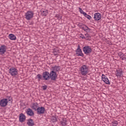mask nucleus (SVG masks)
I'll return each instance as SVG.
<instances>
[{
  "label": "nucleus",
  "instance_id": "f257e3e1",
  "mask_svg": "<svg viewBox=\"0 0 126 126\" xmlns=\"http://www.w3.org/2000/svg\"><path fill=\"white\" fill-rule=\"evenodd\" d=\"M81 73L82 75H86L88 73V67L86 65H83L80 68Z\"/></svg>",
  "mask_w": 126,
  "mask_h": 126
},
{
  "label": "nucleus",
  "instance_id": "f03ea898",
  "mask_svg": "<svg viewBox=\"0 0 126 126\" xmlns=\"http://www.w3.org/2000/svg\"><path fill=\"white\" fill-rule=\"evenodd\" d=\"M83 51L85 55H90L92 53V48L91 46H85L83 47Z\"/></svg>",
  "mask_w": 126,
  "mask_h": 126
},
{
  "label": "nucleus",
  "instance_id": "7ed1b4c3",
  "mask_svg": "<svg viewBox=\"0 0 126 126\" xmlns=\"http://www.w3.org/2000/svg\"><path fill=\"white\" fill-rule=\"evenodd\" d=\"M57 78H58L57 72L51 71L49 73V79H50L51 80L56 81V80H57Z\"/></svg>",
  "mask_w": 126,
  "mask_h": 126
},
{
  "label": "nucleus",
  "instance_id": "20e7f679",
  "mask_svg": "<svg viewBox=\"0 0 126 126\" xmlns=\"http://www.w3.org/2000/svg\"><path fill=\"white\" fill-rule=\"evenodd\" d=\"M26 19L27 20H30L33 18V16H34V13L32 11H28L27 12L25 13V15Z\"/></svg>",
  "mask_w": 126,
  "mask_h": 126
},
{
  "label": "nucleus",
  "instance_id": "39448f33",
  "mask_svg": "<svg viewBox=\"0 0 126 126\" xmlns=\"http://www.w3.org/2000/svg\"><path fill=\"white\" fill-rule=\"evenodd\" d=\"M18 70L15 67H12L9 70V73L12 75V76H15L18 74Z\"/></svg>",
  "mask_w": 126,
  "mask_h": 126
},
{
  "label": "nucleus",
  "instance_id": "423d86ee",
  "mask_svg": "<svg viewBox=\"0 0 126 126\" xmlns=\"http://www.w3.org/2000/svg\"><path fill=\"white\" fill-rule=\"evenodd\" d=\"M76 55L77 56L79 57H84V54H83V53H82V50H81V49L80 48V45L78 44V48L76 50Z\"/></svg>",
  "mask_w": 126,
  "mask_h": 126
},
{
  "label": "nucleus",
  "instance_id": "0eeeda50",
  "mask_svg": "<svg viewBox=\"0 0 126 126\" xmlns=\"http://www.w3.org/2000/svg\"><path fill=\"white\" fill-rule=\"evenodd\" d=\"M36 111L37 115H43L45 113V107L43 106L38 107Z\"/></svg>",
  "mask_w": 126,
  "mask_h": 126
},
{
  "label": "nucleus",
  "instance_id": "6e6552de",
  "mask_svg": "<svg viewBox=\"0 0 126 126\" xmlns=\"http://www.w3.org/2000/svg\"><path fill=\"white\" fill-rule=\"evenodd\" d=\"M42 77L44 80H50V73L48 71L43 72Z\"/></svg>",
  "mask_w": 126,
  "mask_h": 126
},
{
  "label": "nucleus",
  "instance_id": "1a4fd4ad",
  "mask_svg": "<svg viewBox=\"0 0 126 126\" xmlns=\"http://www.w3.org/2000/svg\"><path fill=\"white\" fill-rule=\"evenodd\" d=\"M101 79L106 84H108V85L111 84L110 81H109V79H108V77H107L106 75L102 74L101 76Z\"/></svg>",
  "mask_w": 126,
  "mask_h": 126
},
{
  "label": "nucleus",
  "instance_id": "9d476101",
  "mask_svg": "<svg viewBox=\"0 0 126 126\" xmlns=\"http://www.w3.org/2000/svg\"><path fill=\"white\" fill-rule=\"evenodd\" d=\"M6 52V46L2 45L0 47V55H4V53Z\"/></svg>",
  "mask_w": 126,
  "mask_h": 126
},
{
  "label": "nucleus",
  "instance_id": "9b49d317",
  "mask_svg": "<svg viewBox=\"0 0 126 126\" xmlns=\"http://www.w3.org/2000/svg\"><path fill=\"white\" fill-rule=\"evenodd\" d=\"M7 101H6V99H5L4 98L1 99L0 100V106L1 107H6L7 106Z\"/></svg>",
  "mask_w": 126,
  "mask_h": 126
},
{
  "label": "nucleus",
  "instance_id": "f8f14e48",
  "mask_svg": "<svg viewBox=\"0 0 126 126\" xmlns=\"http://www.w3.org/2000/svg\"><path fill=\"white\" fill-rule=\"evenodd\" d=\"M25 120H26V116H25V115L23 113L20 114L19 122H20V123H23L25 121Z\"/></svg>",
  "mask_w": 126,
  "mask_h": 126
},
{
  "label": "nucleus",
  "instance_id": "ddd939ff",
  "mask_svg": "<svg viewBox=\"0 0 126 126\" xmlns=\"http://www.w3.org/2000/svg\"><path fill=\"white\" fill-rule=\"evenodd\" d=\"M101 14L100 13H95L94 14V20H96V21H98L101 19Z\"/></svg>",
  "mask_w": 126,
  "mask_h": 126
},
{
  "label": "nucleus",
  "instance_id": "4468645a",
  "mask_svg": "<svg viewBox=\"0 0 126 126\" xmlns=\"http://www.w3.org/2000/svg\"><path fill=\"white\" fill-rule=\"evenodd\" d=\"M51 71H54V72H58V71H60V70L61 69V67H60V66L55 65L54 66L51 67Z\"/></svg>",
  "mask_w": 126,
  "mask_h": 126
},
{
  "label": "nucleus",
  "instance_id": "2eb2a0df",
  "mask_svg": "<svg viewBox=\"0 0 126 126\" xmlns=\"http://www.w3.org/2000/svg\"><path fill=\"white\" fill-rule=\"evenodd\" d=\"M38 106H39V104H38V103H37V102L33 103L31 106V108L34 111H36L37 109H38Z\"/></svg>",
  "mask_w": 126,
  "mask_h": 126
},
{
  "label": "nucleus",
  "instance_id": "dca6fc26",
  "mask_svg": "<svg viewBox=\"0 0 126 126\" xmlns=\"http://www.w3.org/2000/svg\"><path fill=\"white\" fill-rule=\"evenodd\" d=\"M27 125L29 126H35V123H34V121L32 119H30L28 120Z\"/></svg>",
  "mask_w": 126,
  "mask_h": 126
},
{
  "label": "nucleus",
  "instance_id": "f3484780",
  "mask_svg": "<svg viewBox=\"0 0 126 126\" xmlns=\"http://www.w3.org/2000/svg\"><path fill=\"white\" fill-rule=\"evenodd\" d=\"M27 114L28 116L32 117V116H33L34 112H33V110L31 108H28L27 111Z\"/></svg>",
  "mask_w": 126,
  "mask_h": 126
},
{
  "label": "nucleus",
  "instance_id": "a211bd4d",
  "mask_svg": "<svg viewBox=\"0 0 126 126\" xmlns=\"http://www.w3.org/2000/svg\"><path fill=\"white\" fill-rule=\"evenodd\" d=\"M116 72V76H117L118 77H121V76H122V74L123 73V70L122 69H119L118 70H117Z\"/></svg>",
  "mask_w": 126,
  "mask_h": 126
},
{
  "label": "nucleus",
  "instance_id": "6ab92c4d",
  "mask_svg": "<svg viewBox=\"0 0 126 126\" xmlns=\"http://www.w3.org/2000/svg\"><path fill=\"white\" fill-rule=\"evenodd\" d=\"M84 27L82 28V30H84V31H86V32H87V33H89V32H90L91 29H90V28H89L86 25H84Z\"/></svg>",
  "mask_w": 126,
  "mask_h": 126
},
{
  "label": "nucleus",
  "instance_id": "aec40b11",
  "mask_svg": "<svg viewBox=\"0 0 126 126\" xmlns=\"http://www.w3.org/2000/svg\"><path fill=\"white\" fill-rule=\"evenodd\" d=\"M41 12L42 16H46V15H47L48 13H49L48 10H45L44 11L41 10Z\"/></svg>",
  "mask_w": 126,
  "mask_h": 126
},
{
  "label": "nucleus",
  "instance_id": "412c9836",
  "mask_svg": "<svg viewBox=\"0 0 126 126\" xmlns=\"http://www.w3.org/2000/svg\"><path fill=\"white\" fill-rule=\"evenodd\" d=\"M5 100H6V102L7 103H8V102H9L10 103V102H12V97L10 96H7L6 97V98H4Z\"/></svg>",
  "mask_w": 126,
  "mask_h": 126
},
{
  "label": "nucleus",
  "instance_id": "4be33fe9",
  "mask_svg": "<svg viewBox=\"0 0 126 126\" xmlns=\"http://www.w3.org/2000/svg\"><path fill=\"white\" fill-rule=\"evenodd\" d=\"M8 37L10 39V40H15L16 39V36L13 34L11 33L9 34Z\"/></svg>",
  "mask_w": 126,
  "mask_h": 126
},
{
  "label": "nucleus",
  "instance_id": "5701e85b",
  "mask_svg": "<svg viewBox=\"0 0 126 126\" xmlns=\"http://www.w3.org/2000/svg\"><path fill=\"white\" fill-rule=\"evenodd\" d=\"M36 78H37L38 81H40V80H43V76H42L41 74H38L36 75Z\"/></svg>",
  "mask_w": 126,
  "mask_h": 126
},
{
  "label": "nucleus",
  "instance_id": "b1692460",
  "mask_svg": "<svg viewBox=\"0 0 126 126\" xmlns=\"http://www.w3.org/2000/svg\"><path fill=\"white\" fill-rule=\"evenodd\" d=\"M85 36H86V40H87L88 41H90V40H91V36H90V35H89V34L88 33H86L85 34Z\"/></svg>",
  "mask_w": 126,
  "mask_h": 126
},
{
  "label": "nucleus",
  "instance_id": "393cba45",
  "mask_svg": "<svg viewBox=\"0 0 126 126\" xmlns=\"http://www.w3.org/2000/svg\"><path fill=\"white\" fill-rule=\"evenodd\" d=\"M111 125L112 126H118V125H119V122L116 120H114L111 123Z\"/></svg>",
  "mask_w": 126,
  "mask_h": 126
},
{
  "label": "nucleus",
  "instance_id": "a878e982",
  "mask_svg": "<svg viewBox=\"0 0 126 126\" xmlns=\"http://www.w3.org/2000/svg\"><path fill=\"white\" fill-rule=\"evenodd\" d=\"M77 26H78L80 29H82V28L84 27V24L81 23H79Z\"/></svg>",
  "mask_w": 126,
  "mask_h": 126
},
{
  "label": "nucleus",
  "instance_id": "bb28decb",
  "mask_svg": "<svg viewBox=\"0 0 126 126\" xmlns=\"http://www.w3.org/2000/svg\"><path fill=\"white\" fill-rule=\"evenodd\" d=\"M51 122L52 123H56V122H57V118L55 116H52L51 117Z\"/></svg>",
  "mask_w": 126,
  "mask_h": 126
},
{
  "label": "nucleus",
  "instance_id": "cd10ccee",
  "mask_svg": "<svg viewBox=\"0 0 126 126\" xmlns=\"http://www.w3.org/2000/svg\"><path fill=\"white\" fill-rule=\"evenodd\" d=\"M84 15V16H85L87 19H88L89 20H91V18H92L91 16H90V15L87 14V13H86Z\"/></svg>",
  "mask_w": 126,
  "mask_h": 126
},
{
  "label": "nucleus",
  "instance_id": "c85d7f7f",
  "mask_svg": "<svg viewBox=\"0 0 126 126\" xmlns=\"http://www.w3.org/2000/svg\"><path fill=\"white\" fill-rule=\"evenodd\" d=\"M79 10L80 13H81L82 14H83V15H84L86 13V12L83 11V10H82V9H81V8H79Z\"/></svg>",
  "mask_w": 126,
  "mask_h": 126
},
{
  "label": "nucleus",
  "instance_id": "c756f323",
  "mask_svg": "<svg viewBox=\"0 0 126 126\" xmlns=\"http://www.w3.org/2000/svg\"><path fill=\"white\" fill-rule=\"evenodd\" d=\"M42 88L44 91L47 90V88H48V86L47 85L42 86Z\"/></svg>",
  "mask_w": 126,
  "mask_h": 126
},
{
  "label": "nucleus",
  "instance_id": "7c9ffc66",
  "mask_svg": "<svg viewBox=\"0 0 126 126\" xmlns=\"http://www.w3.org/2000/svg\"><path fill=\"white\" fill-rule=\"evenodd\" d=\"M80 35V37L82 38V39H86V38H85V36H84V35H83L82 33H81Z\"/></svg>",
  "mask_w": 126,
  "mask_h": 126
},
{
  "label": "nucleus",
  "instance_id": "2f4dec72",
  "mask_svg": "<svg viewBox=\"0 0 126 126\" xmlns=\"http://www.w3.org/2000/svg\"><path fill=\"white\" fill-rule=\"evenodd\" d=\"M55 17H57V18L62 19V17H61V16H60V15H59V14L56 15Z\"/></svg>",
  "mask_w": 126,
  "mask_h": 126
},
{
  "label": "nucleus",
  "instance_id": "473e14b6",
  "mask_svg": "<svg viewBox=\"0 0 126 126\" xmlns=\"http://www.w3.org/2000/svg\"><path fill=\"white\" fill-rule=\"evenodd\" d=\"M61 123H66V119H63L61 122Z\"/></svg>",
  "mask_w": 126,
  "mask_h": 126
},
{
  "label": "nucleus",
  "instance_id": "72a5a7b5",
  "mask_svg": "<svg viewBox=\"0 0 126 126\" xmlns=\"http://www.w3.org/2000/svg\"><path fill=\"white\" fill-rule=\"evenodd\" d=\"M63 126H66V122H61Z\"/></svg>",
  "mask_w": 126,
  "mask_h": 126
},
{
  "label": "nucleus",
  "instance_id": "f704fd0d",
  "mask_svg": "<svg viewBox=\"0 0 126 126\" xmlns=\"http://www.w3.org/2000/svg\"><path fill=\"white\" fill-rule=\"evenodd\" d=\"M118 55L119 56V57H122V56H123V53L122 52L119 53Z\"/></svg>",
  "mask_w": 126,
  "mask_h": 126
},
{
  "label": "nucleus",
  "instance_id": "c9c22d12",
  "mask_svg": "<svg viewBox=\"0 0 126 126\" xmlns=\"http://www.w3.org/2000/svg\"><path fill=\"white\" fill-rule=\"evenodd\" d=\"M121 59H122V60L123 61H126V57H121Z\"/></svg>",
  "mask_w": 126,
  "mask_h": 126
},
{
  "label": "nucleus",
  "instance_id": "e433bc0d",
  "mask_svg": "<svg viewBox=\"0 0 126 126\" xmlns=\"http://www.w3.org/2000/svg\"><path fill=\"white\" fill-rule=\"evenodd\" d=\"M53 54H54L55 56H57V55H58V52H57V51H53Z\"/></svg>",
  "mask_w": 126,
  "mask_h": 126
},
{
  "label": "nucleus",
  "instance_id": "4c0bfd02",
  "mask_svg": "<svg viewBox=\"0 0 126 126\" xmlns=\"http://www.w3.org/2000/svg\"><path fill=\"white\" fill-rule=\"evenodd\" d=\"M0 74H1V71H0Z\"/></svg>",
  "mask_w": 126,
  "mask_h": 126
}]
</instances>
